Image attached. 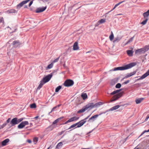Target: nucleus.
Segmentation results:
<instances>
[{
  "mask_svg": "<svg viewBox=\"0 0 149 149\" xmlns=\"http://www.w3.org/2000/svg\"><path fill=\"white\" fill-rule=\"evenodd\" d=\"M143 15L144 18H148V17L149 16V10L147 12L144 13L143 14Z\"/></svg>",
  "mask_w": 149,
  "mask_h": 149,
  "instance_id": "obj_15",
  "label": "nucleus"
},
{
  "mask_svg": "<svg viewBox=\"0 0 149 149\" xmlns=\"http://www.w3.org/2000/svg\"><path fill=\"white\" fill-rule=\"evenodd\" d=\"M114 38V35L112 32L111 31V34L109 36V38L111 41H112Z\"/></svg>",
  "mask_w": 149,
  "mask_h": 149,
  "instance_id": "obj_34",
  "label": "nucleus"
},
{
  "mask_svg": "<svg viewBox=\"0 0 149 149\" xmlns=\"http://www.w3.org/2000/svg\"><path fill=\"white\" fill-rule=\"evenodd\" d=\"M53 66V64L52 63L50 64L46 68V70H48L51 68Z\"/></svg>",
  "mask_w": 149,
  "mask_h": 149,
  "instance_id": "obj_31",
  "label": "nucleus"
},
{
  "mask_svg": "<svg viewBox=\"0 0 149 149\" xmlns=\"http://www.w3.org/2000/svg\"><path fill=\"white\" fill-rule=\"evenodd\" d=\"M61 104H59L56 106L54 107L52 110H51V111L49 113H51L52 111H54L56 110V109L57 108H58L59 107H60L61 106Z\"/></svg>",
  "mask_w": 149,
  "mask_h": 149,
  "instance_id": "obj_27",
  "label": "nucleus"
},
{
  "mask_svg": "<svg viewBox=\"0 0 149 149\" xmlns=\"http://www.w3.org/2000/svg\"><path fill=\"white\" fill-rule=\"evenodd\" d=\"M103 104H104V103L102 102H97L95 104L94 103V108L99 107L100 106L103 105Z\"/></svg>",
  "mask_w": 149,
  "mask_h": 149,
  "instance_id": "obj_13",
  "label": "nucleus"
},
{
  "mask_svg": "<svg viewBox=\"0 0 149 149\" xmlns=\"http://www.w3.org/2000/svg\"><path fill=\"white\" fill-rule=\"evenodd\" d=\"M28 122H22L18 126V128L21 129L23 128L25 126L28 125Z\"/></svg>",
  "mask_w": 149,
  "mask_h": 149,
  "instance_id": "obj_10",
  "label": "nucleus"
},
{
  "mask_svg": "<svg viewBox=\"0 0 149 149\" xmlns=\"http://www.w3.org/2000/svg\"><path fill=\"white\" fill-rule=\"evenodd\" d=\"M57 124V122H53L52 123V125L50 126V127L52 129L53 128L56 126Z\"/></svg>",
  "mask_w": 149,
  "mask_h": 149,
  "instance_id": "obj_20",
  "label": "nucleus"
},
{
  "mask_svg": "<svg viewBox=\"0 0 149 149\" xmlns=\"http://www.w3.org/2000/svg\"><path fill=\"white\" fill-rule=\"evenodd\" d=\"M52 76V74H48L45 77H44L42 80L43 81V82L45 83L49 81L51 78Z\"/></svg>",
  "mask_w": 149,
  "mask_h": 149,
  "instance_id": "obj_6",
  "label": "nucleus"
},
{
  "mask_svg": "<svg viewBox=\"0 0 149 149\" xmlns=\"http://www.w3.org/2000/svg\"><path fill=\"white\" fill-rule=\"evenodd\" d=\"M143 52H144L143 49L141 48L136 50L135 52V53L136 54H140Z\"/></svg>",
  "mask_w": 149,
  "mask_h": 149,
  "instance_id": "obj_25",
  "label": "nucleus"
},
{
  "mask_svg": "<svg viewBox=\"0 0 149 149\" xmlns=\"http://www.w3.org/2000/svg\"><path fill=\"white\" fill-rule=\"evenodd\" d=\"M64 117L63 116L61 117H60L58 119L54 121H59L60 120H61L62 119L64 118Z\"/></svg>",
  "mask_w": 149,
  "mask_h": 149,
  "instance_id": "obj_45",
  "label": "nucleus"
},
{
  "mask_svg": "<svg viewBox=\"0 0 149 149\" xmlns=\"http://www.w3.org/2000/svg\"><path fill=\"white\" fill-rule=\"evenodd\" d=\"M124 2V1H122L121 2H120L119 3H118L116 4L115 5V6L117 7L118 6H119V5H120V4L122 3L123 2Z\"/></svg>",
  "mask_w": 149,
  "mask_h": 149,
  "instance_id": "obj_46",
  "label": "nucleus"
},
{
  "mask_svg": "<svg viewBox=\"0 0 149 149\" xmlns=\"http://www.w3.org/2000/svg\"><path fill=\"white\" fill-rule=\"evenodd\" d=\"M98 116V115H94L93 116H92V117H91V118H90L89 120H93L94 119V118H97Z\"/></svg>",
  "mask_w": 149,
  "mask_h": 149,
  "instance_id": "obj_33",
  "label": "nucleus"
},
{
  "mask_svg": "<svg viewBox=\"0 0 149 149\" xmlns=\"http://www.w3.org/2000/svg\"><path fill=\"white\" fill-rule=\"evenodd\" d=\"M38 139L37 137H35L33 138V142L34 144H36L37 143L38 141Z\"/></svg>",
  "mask_w": 149,
  "mask_h": 149,
  "instance_id": "obj_29",
  "label": "nucleus"
},
{
  "mask_svg": "<svg viewBox=\"0 0 149 149\" xmlns=\"http://www.w3.org/2000/svg\"><path fill=\"white\" fill-rule=\"evenodd\" d=\"M79 47L78 45V43L75 42L73 46V49L74 50H77L79 49Z\"/></svg>",
  "mask_w": 149,
  "mask_h": 149,
  "instance_id": "obj_12",
  "label": "nucleus"
},
{
  "mask_svg": "<svg viewBox=\"0 0 149 149\" xmlns=\"http://www.w3.org/2000/svg\"><path fill=\"white\" fill-rule=\"evenodd\" d=\"M17 124V122H6L4 123L2 126H1L0 128H3L6 125H8L9 127H11Z\"/></svg>",
  "mask_w": 149,
  "mask_h": 149,
  "instance_id": "obj_3",
  "label": "nucleus"
},
{
  "mask_svg": "<svg viewBox=\"0 0 149 149\" xmlns=\"http://www.w3.org/2000/svg\"><path fill=\"white\" fill-rule=\"evenodd\" d=\"M116 7L115 6H114V7L113 8V9L112 10H111V11H110L108 13H109L111 11H112L113 10H114L116 8Z\"/></svg>",
  "mask_w": 149,
  "mask_h": 149,
  "instance_id": "obj_53",
  "label": "nucleus"
},
{
  "mask_svg": "<svg viewBox=\"0 0 149 149\" xmlns=\"http://www.w3.org/2000/svg\"><path fill=\"white\" fill-rule=\"evenodd\" d=\"M121 86V85L120 83L117 84L116 86V88H120Z\"/></svg>",
  "mask_w": 149,
  "mask_h": 149,
  "instance_id": "obj_44",
  "label": "nucleus"
},
{
  "mask_svg": "<svg viewBox=\"0 0 149 149\" xmlns=\"http://www.w3.org/2000/svg\"><path fill=\"white\" fill-rule=\"evenodd\" d=\"M84 123V122L83 123L82 122L81 123H80V122L79 123H76V124H74L72 125L70 127V128H73L74 127H75V128H76L77 127H80L82 125H83Z\"/></svg>",
  "mask_w": 149,
  "mask_h": 149,
  "instance_id": "obj_7",
  "label": "nucleus"
},
{
  "mask_svg": "<svg viewBox=\"0 0 149 149\" xmlns=\"http://www.w3.org/2000/svg\"><path fill=\"white\" fill-rule=\"evenodd\" d=\"M45 84V83L43 82V81L41 80L40 81V84L37 88V90H40L42 87V86Z\"/></svg>",
  "mask_w": 149,
  "mask_h": 149,
  "instance_id": "obj_19",
  "label": "nucleus"
},
{
  "mask_svg": "<svg viewBox=\"0 0 149 149\" xmlns=\"http://www.w3.org/2000/svg\"><path fill=\"white\" fill-rule=\"evenodd\" d=\"M47 6L42 7H39L37 8L36 10V13H40L44 11L46 9Z\"/></svg>",
  "mask_w": 149,
  "mask_h": 149,
  "instance_id": "obj_9",
  "label": "nucleus"
},
{
  "mask_svg": "<svg viewBox=\"0 0 149 149\" xmlns=\"http://www.w3.org/2000/svg\"><path fill=\"white\" fill-rule=\"evenodd\" d=\"M29 0H26L22 1L17 5V8L19 9L20 8L22 7L24 5L28 3Z\"/></svg>",
  "mask_w": 149,
  "mask_h": 149,
  "instance_id": "obj_8",
  "label": "nucleus"
},
{
  "mask_svg": "<svg viewBox=\"0 0 149 149\" xmlns=\"http://www.w3.org/2000/svg\"><path fill=\"white\" fill-rule=\"evenodd\" d=\"M74 84V81L72 80L67 79L64 82L63 85L66 87H70L73 85Z\"/></svg>",
  "mask_w": 149,
  "mask_h": 149,
  "instance_id": "obj_2",
  "label": "nucleus"
},
{
  "mask_svg": "<svg viewBox=\"0 0 149 149\" xmlns=\"http://www.w3.org/2000/svg\"><path fill=\"white\" fill-rule=\"evenodd\" d=\"M4 22L3 19V17L0 18V23L3 22Z\"/></svg>",
  "mask_w": 149,
  "mask_h": 149,
  "instance_id": "obj_49",
  "label": "nucleus"
},
{
  "mask_svg": "<svg viewBox=\"0 0 149 149\" xmlns=\"http://www.w3.org/2000/svg\"><path fill=\"white\" fill-rule=\"evenodd\" d=\"M144 99L143 98H140L138 99H136L135 100L136 103L137 104H139L141 103L143 100Z\"/></svg>",
  "mask_w": 149,
  "mask_h": 149,
  "instance_id": "obj_18",
  "label": "nucleus"
},
{
  "mask_svg": "<svg viewBox=\"0 0 149 149\" xmlns=\"http://www.w3.org/2000/svg\"><path fill=\"white\" fill-rule=\"evenodd\" d=\"M25 118H21L18 119L17 120V118H15L12 119L11 121H22Z\"/></svg>",
  "mask_w": 149,
  "mask_h": 149,
  "instance_id": "obj_26",
  "label": "nucleus"
},
{
  "mask_svg": "<svg viewBox=\"0 0 149 149\" xmlns=\"http://www.w3.org/2000/svg\"><path fill=\"white\" fill-rule=\"evenodd\" d=\"M129 81H130L129 80H127V81L124 82L123 83V84H127L129 82Z\"/></svg>",
  "mask_w": 149,
  "mask_h": 149,
  "instance_id": "obj_50",
  "label": "nucleus"
},
{
  "mask_svg": "<svg viewBox=\"0 0 149 149\" xmlns=\"http://www.w3.org/2000/svg\"><path fill=\"white\" fill-rule=\"evenodd\" d=\"M50 148V146L49 148H47V149H49Z\"/></svg>",
  "mask_w": 149,
  "mask_h": 149,
  "instance_id": "obj_59",
  "label": "nucleus"
},
{
  "mask_svg": "<svg viewBox=\"0 0 149 149\" xmlns=\"http://www.w3.org/2000/svg\"><path fill=\"white\" fill-rule=\"evenodd\" d=\"M144 19H145V20H144L141 23V24H142L143 25H144L147 22L148 20V18H146H146H144Z\"/></svg>",
  "mask_w": 149,
  "mask_h": 149,
  "instance_id": "obj_30",
  "label": "nucleus"
},
{
  "mask_svg": "<svg viewBox=\"0 0 149 149\" xmlns=\"http://www.w3.org/2000/svg\"><path fill=\"white\" fill-rule=\"evenodd\" d=\"M127 55L130 56H133L134 52L132 50H127Z\"/></svg>",
  "mask_w": 149,
  "mask_h": 149,
  "instance_id": "obj_16",
  "label": "nucleus"
},
{
  "mask_svg": "<svg viewBox=\"0 0 149 149\" xmlns=\"http://www.w3.org/2000/svg\"><path fill=\"white\" fill-rule=\"evenodd\" d=\"M63 145V143L61 142H59L56 145V149H61Z\"/></svg>",
  "mask_w": 149,
  "mask_h": 149,
  "instance_id": "obj_17",
  "label": "nucleus"
},
{
  "mask_svg": "<svg viewBox=\"0 0 149 149\" xmlns=\"http://www.w3.org/2000/svg\"><path fill=\"white\" fill-rule=\"evenodd\" d=\"M149 75V70L144 74L142 75L141 77L138 79V80H140L141 79H143Z\"/></svg>",
  "mask_w": 149,
  "mask_h": 149,
  "instance_id": "obj_11",
  "label": "nucleus"
},
{
  "mask_svg": "<svg viewBox=\"0 0 149 149\" xmlns=\"http://www.w3.org/2000/svg\"><path fill=\"white\" fill-rule=\"evenodd\" d=\"M134 37L131 38L125 44V45L128 44L129 43L132 41Z\"/></svg>",
  "mask_w": 149,
  "mask_h": 149,
  "instance_id": "obj_39",
  "label": "nucleus"
},
{
  "mask_svg": "<svg viewBox=\"0 0 149 149\" xmlns=\"http://www.w3.org/2000/svg\"><path fill=\"white\" fill-rule=\"evenodd\" d=\"M149 132V129L147 130H145L141 134V135L140 136L142 135L145 132Z\"/></svg>",
  "mask_w": 149,
  "mask_h": 149,
  "instance_id": "obj_47",
  "label": "nucleus"
},
{
  "mask_svg": "<svg viewBox=\"0 0 149 149\" xmlns=\"http://www.w3.org/2000/svg\"><path fill=\"white\" fill-rule=\"evenodd\" d=\"M100 24H103L106 22V20L104 19H102L98 21Z\"/></svg>",
  "mask_w": 149,
  "mask_h": 149,
  "instance_id": "obj_41",
  "label": "nucleus"
},
{
  "mask_svg": "<svg viewBox=\"0 0 149 149\" xmlns=\"http://www.w3.org/2000/svg\"><path fill=\"white\" fill-rule=\"evenodd\" d=\"M121 39V38L119 37H117L115 38L114 40L113 41V42L114 43H115L116 42H118Z\"/></svg>",
  "mask_w": 149,
  "mask_h": 149,
  "instance_id": "obj_22",
  "label": "nucleus"
},
{
  "mask_svg": "<svg viewBox=\"0 0 149 149\" xmlns=\"http://www.w3.org/2000/svg\"><path fill=\"white\" fill-rule=\"evenodd\" d=\"M19 43L18 41H14L13 43V45H15L17 46L18 45H19Z\"/></svg>",
  "mask_w": 149,
  "mask_h": 149,
  "instance_id": "obj_35",
  "label": "nucleus"
},
{
  "mask_svg": "<svg viewBox=\"0 0 149 149\" xmlns=\"http://www.w3.org/2000/svg\"><path fill=\"white\" fill-rule=\"evenodd\" d=\"M136 65V63H132L127 64L124 66L115 68L113 70L116 71L118 70H126L132 68L135 66Z\"/></svg>",
  "mask_w": 149,
  "mask_h": 149,
  "instance_id": "obj_1",
  "label": "nucleus"
},
{
  "mask_svg": "<svg viewBox=\"0 0 149 149\" xmlns=\"http://www.w3.org/2000/svg\"><path fill=\"white\" fill-rule=\"evenodd\" d=\"M85 109L84 111H86L88 109H91L94 108V103L93 102L87 104L86 105L84 106Z\"/></svg>",
  "mask_w": 149,
  "mask_h": 149,
  "instance_id": "obj_4",
  "label": "nucleus"
},
{
  "mask_svg": "<svg viewBox=\"0 0 149 149\" xmlns=\"http://www.w3.org/2000/svg\"><path fill=\"white\" fill-rule=\"evenodd\" d=\"M121 96L122 94L121 93H119L117 94L114 95L111 99L110 102H112L116 100L120 97Z\"/></svg>",
  "mask_w": 149,
  "mask_h": 149,
  "instance_id": "obj_5",
  "label": "nucleus"
},
{
  "mask_svg": "<svg viewBox=\"0 0 149 149\" xmlns=\"http://www.w3.org/2000/svg\"><path fill=\"white\" fill-rule=\"evenodd\" d=\"M59 58H60V56H59L58 57L56 58L52 62V63L53 64L54 63H55L57 62L58 61V60Z\"/></svg>",
  "mask_w": 149,
  "mask_h": 149,
  "instance_id": "obj_43",
  "label": "nucleus"
},
{
  "mask_svg": "<svg viewBox=\"0 0 149 149\" xmlns=\"http://www.w3.org/2000/svg\"><path fill=\"white\" fill-rule=\"evenodd\" d=\"M81 97L83 100H85L87 98L88 96L86 93H82L81 95Z\"/></svg>",
  "mask_w": 149,
  "mask_h": 149,
  "instance_id": "obj_21",
  "label": "nucleus"
},
{
  "mask_svg": "<svg viewBox=\"0 0 149 149\" xmlns=\"http://www.w3.org/2000/svg\"><path fill=\"white\" fill-rule=\"evenodd\" d=\"M38 116H36V117L34 118H35V119L38 118Z\"/></svg>",
  "mask_w": 149,
  "mask_h": 149,
  "instance_id": "obj_56",
  "label": "nucleus"
},
{
  "mask_svg": "<svg viewBox=\"0 0 149 149\" xmlns=\"http://www.w3.org/2000/svg\"><path fill=\"white\" fill-rule=\"evenodd\" d=\"M8 12L10 13H17V11L15 9H11L8 10Z\"/></svg>",
  "mask_w": 149,
  "mask_h": 149,
  "instance_id": "obj_32",
  "label": "nucleus"
},
{
  "mask_svg": "<svg viewBox=\"0 0 149 149\" xmlns=\"http://www.w3.org/2000/svg\"><path fill=\"white\" fill-rule=\"evenodd\" d=\"M11 120V118H9L6 121H10Z\"/></svg>",
  "mask_w": 149,
  "mask_h": 149,
  "instance_id": "obj_55",
  "label": "nucleus"
},
{
  "mask_svg": "<svg viewBox=\"0 0 149 149\" xmlns=\"http://www.w3.org/2000/svg\"><path fill=\"white\" fill-rule=\"evenodd\" d=\"M33 3V1H31L29 3V6L30 7L31 6V5Z\"/></svg>",
  "mask_w": 149,
  "mask_h": 149,
  "instance_id": "obj_51",
  "label": "nucleus"
},
{
  "mask_svg": "<svg viewBox=\"0 0 149 149\" xmlns=\"http://www.w3.org/2000/svg\"><path fill=\"white\" fill-rule=\"evenodd\" d=\"M85 109L84 107H83L82 109L80 110L79 111H77V113H83L85 111H84V109Z\"/></svg>",
  "mask_w": 149,
  "mask_h": 149,
  "instance_id": "obj_36",
  "label": "nucleus"
},
{
  "mask_svg": "<svg viewBox=\"0 0 149 149\" xmlns=\"http://www.w3.org/2000/svg\"><path fill=\"white\" fill-rule=\"evenodd\" d=\"M149 118V115H147V116L146 117V118L145 119V120L146 121L148 120V118Z\"/></svg>",
  "mask_w": 149,
  "mask_h": 149,
  "instance_id": "obj_52",
  "label": "nucleus"
},
{
  "mask_svg": "<svg viewBox=\"0 0 149 149\" xmlns=\"http://www.w3.org/2000/svg\"><path fill=\"white\" fill-rule=\"evenodd\" d=\"M135 73H134V72L130 73H129L127 75V76L125 77L126 78H127L129 77H130L131 76L133 75L134 74H135Z\"/></svg>",
  "mask_w": 149,
  "mask_h": 149,
  "instance_id": "obj_38",
  "label": "nucleus"
},
{
  "mask_svg": "<svg viewBox=\"0 0 149 149\" xmlns=\"http://www.w3.org/2000/svg\"><path fill=\"white\" fill-rule=\"evenodd\" d=\"M63 66L64 67H65V63H64L63 65Z\"/></svg>",
  "mask_w": 149,
  "mask_h": 149,
  "instance_id": "obj_58",
  "label": "nucleus"
},
{
  "mask_svg": "<svg viewBox=\"0 0 149 149\" xmlns=\"http://www.w3.org/2000/svg\"><path fill=\"white\" fill-rule=\"evenodd\" d=\"M120 106L119 105H117L115 106H114L112 107L110 109V111H113L116 109H118L119 107Z\"/></svg>",
  "mask_w": 149,
  "mask_h": 149,
  "instance_id": "obj_24",
  "label": "nucleus"
},
{
  "mask_svg": "<svg viewBox=\"0 0 149 149\" xmlns=\"http://www.w3.org/2000/svg\"><path fill=\"white\" fill-rule=\"evenodd\" d=\"M30 108H35L36 107V105L35 103L31 104L30 105Z\"/></svg>",
  "mask_w": 149,
  "mask_h": 149,
  "instance_id": "obj_42",
  "label": "nucleus"
},
{
  "mask_svg": "<svg viewBox=\"0 0 149 149\" xmlns=\"http://www.w3.org/2000/svg\"><path fill=\"white\" fill-rule=\"evenodd\" d=\"M61 86H58L55 89V92H58L59 91V90L61 89Z\"/></svg>",
  "mask_w": 149,
  "mask_h": 149,
  "instance_id": "obj_40",
  "label": "nucleus"
},
{
  "mask_svg": "<svg viewBox=\"0 0 149 149\" xmlns=\"http://www.w3.org/2000/svg\"><path fill=\"white\" fill-rule=\"evenodd\" d=\"M27 142L29 143H31V141L30 140H27Z\"/></svg>",
  "mask_w": 149,
  "mask_h": 149,
  "instance_id": "obj_54",
  "label": "nucleus"
},
{
  "mask_svg": "<svg viewBox=\"0 0 149 149\" xmlns=\"http://www.w3.org/2000/svg\"><path fill=\"white\" fill-rule=\"evenodd\" d=\"M100 24L99 22L98 21L95 24V27L98 26Z\"/></svg>",
  "mask_w": 149,
  "mask_h": 149,
  "instance_id": "obj_48",
  "label": "nucleus"
},
{
  "mask_svg": "<svg viewBox=\"0 0 149 149\" xmlns=\"http://www.w3.org/2000/svg\"><path fill=\"white\" fill-rule=\"evenodd\" d=\"M86 119H84V120H81L80 121H85L84 120H85Z\"/></svg>",
  "mask_w": 149,
  "mask_h": 149,
  "instance_id": "obj_57",
  "label": "nucleus"
},
{
  "mask_svg": "<svg viewBox=\"0 0 149 149\" xmlns=\"http://www.w3.org/2000/svg\"><path fill=\"white\" fill-rule=\"evenodd\" d=\"M120 90H117L116 91H113V92L111 93L110 94L111 95H113L116 94V93H118L120 92Z\"/></svg>",
  "mask_w": 149,
  "mask_h": 149,
  "instance_id": "obj_37",
  "label": "nucleus"
},
{
  "mask_svg": "<svg viewBox=\"0 0 149 149\" xmlns=\"http://www.w3.org/2000/svg\"><path fill=\"white\" fill-rule=\"evenodd\" d=\"M143 49L144 52L148 51L149 49V45L146 46Z\"/></svg>",
  "mask_w": 149,
  "mask_h": 149,
  "instance_id": "obj_28",
  "label": "nucleus"
},
{
  "mask_svg": "<svg viewBox=\"0 0 149 149\" xmlns=\"http://www.w3.org/2000/svg\"><path fill=\"white\" fill-rule=\"evenodd\" d=\"M79 118V117H74L72 118H71L70 119L68 120L67 121H74V120H77L78 118Z\"/></svg>",
  "mask_w": 149,
  "mask_h": 149,
  "instance_id": "obj_23",
  "label": "nucleus"
},
{
  "mask_svg": "<svg viewBox=\"0 0 149 149\" xmlns=\"http://www.w3.org/2000/svg\"><path fill=\"white\" fill-rule=\"evenodd\" d=\"M10 140L8 139H7L3 141H2L1 143L2 145L3 146H4L6 145L7 143Z\"/></svg>",
  "mask_w": 149,
  "mask_h": 149,
  "instance_id": "obj_14",
  "label": "nucleus"
}]
</instances>
